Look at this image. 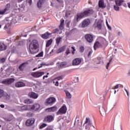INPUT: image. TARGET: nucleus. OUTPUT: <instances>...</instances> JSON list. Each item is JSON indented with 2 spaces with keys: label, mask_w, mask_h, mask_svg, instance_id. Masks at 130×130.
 I'll return each mask as SVG.
<instances>
[{
  "label": "nucleus",
  "mask_w": 130,
  "mask_h": 130,
  "mask_svg": "<svg viewBox=\"0 0 130 130\" xmlns=\"http://www.w3.org/2000/svg\"><path fill=\"white\" fill-rule=\"evenodd\" d=\"M64 91L65 92V93L66 94V96H67V98H68V99H71V98H72V94H71V93H70L69 90H64Z\"/></svg>",
  "instance_id": "a878e982"
},
{
  "label": "nucleus",
  "mask_w": 130,
  "mask_h": 130,
  "mask_svg": "<svg viewBox=\"0 0 130 130\" xmlns=\"http://www.w3.org/2000/svg\"><path fill=\"white\" fill-rule=\"evenodd\" d=\"M90 19H87L84 20L83 22L81 25H80V27H81V28H86V27H87V26H88V25L90 24Z\"/></svg>",
  "instance_id": "f8f14e48"
},
{
  "label": "nucleus",
  "mask_w": 130,
  "mask_h": 130,
  "mask_svg": "<svg viewBox=\"0 0 130 130\" xmlns=\"http://www.w3.org/2000/svg\"><path fill=\"white\" fill-rule=\"evenodd\" d=\"M88 125L89 126V125H91V124H92V123L91 122V121L89 120V121L87 123Z\"/></svg>",
  "instance_id": "052dcab7"
},
{
  "label": "nucleus",
  "mask_w": 130,
  "mask_h": 130,
  "mask_svg": "<svg viewBox=\"0 0 130 130\" xmlns=\"http://www.w3.org/2000/svg\"><path fill=\"white\" fill-rule=\"evenodd\" d=\"M89 128H90V126L89 125L87 124L85 126V129H89Z\"/></svg>",
  "instance_id": "de8ad7c7"
},
{
  "label": "nucleus",
  "mask_w": 130,
  "mask_h": 130,
  "mask_svg": "<svg viewBox=\"0 0 130 130\" xmlns=\"http://www.w3.org/2000/svg\"><path fill=\"white\" fill-rule=\"evenodd\" d=\"M91 54H92V51H90L89 52V53L88 54V57H90V55H91Z\"/></svg>",
  "instance_id": "8fccbe9b"
},
{
  "label": "nucleus",
  "mask_w": 130,
  "mask_h": 130,
  "mask_svg": "<svg viewBox=\"0 0 130 130\" xmlns=\"http://www.w3.org/2000/svg\"><path fill=\"white\" fill-rule=\"evenodd\" d=\"M102 47V44H101V43H100V42L96 41L93 46V48L94 50H96V48H99L100 47Z\"/></svg>",
  "instance_id": "b1692460"
},
{
  "label": "nucleus",
  "mask_w": 130,
  "mask_h": 130,
  "mask_svg": "<svg viewBox=\"0 0 130 130\" xmlns=\"http://www.w3.org/2000/svg\"><path fill=\"white\" fill-rule=\"evenodd\" d=\"M109 66H110V63H109V62L107 63L106 68L107 70H108V68H109Z\"/></svg>",
  "instance_id": "a18cd8bd"
},
{
  "label": "nucleus",
  "mask_w": 130,
  "mask_h": 130,
  "mask_svg": "<svg viewBox=\"0 0 130 130\" xmlns=\"http://www.w3.org/2000/svg\"><path fill=\"white\" fill-rule=\"evenodd\" d=\"M64 23V19H61L60 20V24L59 26V28L60 29V30H62V29H63V24Z\"/></svg>",
  "instance_id": "cd10ccee"
},
{
  "label": "nucleus",
  "mask_w": 130,
  "mask_h": 130,
  "mask_svg": "<svg viewBox=\"0 0 130 130\" xmlns=\"http://www.w3.org/2000/svg\"><path fill=\"white\" fill-rule=\"evenodd\" d=\"M43 56V52H41L36 55V57H41Z\"/></svg>",
  "instance_id": "c9c22d12"
},
{
  "label": "nucleus",
  "mask_w": 130,
  "mask_h": 130,
  "mask_svg": "<svg viewBox=\"0 0 130 130\" xmlns=\"http://www.w3.org/2000/svg\"><path fill=\"white\" fill-rule=\"evenodd\" d=\"M24 68H25V63H22L19 67V69L20 71H23L24 69Z\"/></svg>",
  "instance_id": "2f4dec72"
},
{
  "label": "nucleus",
  "mask_w": 130,
  "mask_h": 130,
  "mask_svg": "<svg viewBox=\"0 0 130 130\" xmlns=\"http://www.w3.org/2000/svg\"><path fill=\"white\" fill-rule=\"evenodd\" d=\"M56 100L54 98H49L47 100V103L49 105H52L55 103Z\"/></svg>",
  "instance_id": "dca6fc26"
},
{
  "label": "nucleus",
  "mask_w": 130,
  "mask_h": 130,
  "mask_svg": "<svg viewBox=\"0 0 130 130\" xmlns=\"http://www.w3.org/2000/svg\"><path fill=\"white\" fill-rule=\"evenodd\" d=\"M101 114L103 116V115H105L106 111L105 110V109L104 108H103L101 110H100Z\"/></svg>",
  "instance_id": "7c9ffc66"
},
{
  "label": "nucleus",
  "mask_w": 130,
  "mask_h": 130,
  "mask_svg": "<svg viewBox=\"0 0 130 130\" xmlns=\"http://www.w3.org/2000/svg\"><path fill=\"white\" fill-rule=\"evenodd\" d=\"M49 51V48L46 47V52H48Z\"/></svg>",
  "instance_id": "5fc2aeb1"
},
{
  "label": "nucleus",
  "mask_w": 130,
  "mask_h": 130,
  "mask_svg": "<svg viewBox=\"0 0 130 130\" xmlns=\"http://www.w3.org/2000/svg\"><path fill=\"white\" fill-rule=\"evenodd\" d=\"M7 45H6L4 42H0V51H4L7 50Z\"/></svg>",
  "instance_id": "412c9836"
},
{
  "label": "nucleus",
  "mask_w": 130,
  "mask_h": 130,
  "mask_svg": "<svg viewBox=\"0 0 130 130\" xmlns=\"http://www.w3.org/2000/svg\"><path fill=\"white\" fill-rule=\"evenodd\" d=\"M6 22H8V24H16L18 22V18L16 17H13V16H10L9 17H7L5 19Z\"/></svg>",
  "instance_id": "20e7f679"
},
{
  "label": "nucleus",
  "mask_w": 130,
  "mask_h": 130,
  "mask_svg": "<svg viewBox=\"0 0 130 130\" xmlns=\"http://www.w3.org/2000/svg\"><path fill=\"white\" fill-rule=\"evenodd\" d=\"M72 48L73 49V51H76V49H75V47H72Z\"/></svg>",
  "instance_id": "69168bd1"
},
{
  "label": "nucleus",
  "mask_w": 130,
  "mask_h": 130,
  "mask_svg": "<svg viewBox=\"0 0 130 130\" xmlns=\"http://www.w3.org/2000/svg\"><path fill=\"white\" fill-rule=\"evenodd\" d=\"M57 66L58 69H63L64 68H68V67H69V63L67 61L61 62H58L57 63Z\"/></svg>",
  "instance_id": "423d86ee"
},
{
  "label": "nucleus",
  "mask_w": 130,
  "mask_h": 130,
  "mask_svg": "<svg viewBox=\"0 0 130 130\" xmlns=\"http://www.w3.org/2000/svg\"><path fill=\"white\" fill-rule=\"evenodd\" d=\"M127 76H130V70L128 72Z\"/></svg>",
  "instance_id": "774afa93"
},
{
  "label": "nucleus",
  "mask_w": 130,
  "mask_h": 130,
  "mask_svg": "<svg viewBox=\"0 0 130 130\" xmlns=\"http://www.w3.org/2000/svg\"><path fill=\"white\" fill-rule=\"evenodd\" d=\"M66 48V46L61 47L60 49L57 50V53H60V52H63V51H64Z\"/></svg>",
  "instance_id": "bb28decb"
},
{
  "label": "nucleus",
  "mask_w": 130,
  "mask_h": 130,
  "mask_svg": "<svg viewBox=\"0 0 130 130\" xmlns=\"http://www.w3.org/2000/svg\"><path fill=\"white\" fill-rule=\"evenodd\" d=\"M54 119V117H53L52 115H47L45 117L44 121L46 122H51Z\"/></svg>",
  "instance_id": "2eb2a0df"
},
{
  "label": "nucleus",
  "mask_w": 130,
  "mask_h": 130,
  "mask_svg": "<svg viewBox=\"0 0 130 130\" xmlns=\"http://www.w3.org/2000/svg\"><path fill=\"white\" fill-rule=\"evenodd\" d=\"M0 107H1V108H5V105H1Z\"/></svg>",
  "instance_id": "4d7b16f0"
},
{
  "label": "nucleus",
  "mask_w": 130,
  "mask_h": 130,
  "mask_svg": "<svg viewBox=\"0 0 130 130\" xmlns=\"http://www.w3.org/2000/svg\"><path fill=\"white\" fill-rule=\"evenodd\" d=\"M89 121H90V119L88 118H86V121H85V123H84V125H85V124L88 123Z\"/></svg>",
  "instance_id": "58836bf2"
},
{
  "label": "nucleus",
  "mask_w": 130,
  "mask_h": 130,
  "mask_svg": "<svg viewBox=\"0 0 130 130\" xmlns=\"http://www.w3.org/2000/svg\"><path fill=\"white\" fill-rule=\"evenodd\" d=\"M93 11L92 10H88L85 11L83 13H78L77 15L75 17V20L76 21H79L81 19H83V18H85L87 17V16H90V15H92L93 14Z\"/></svg>",
  "instance_id": "f257e3e1"
},
{
  "label": "nucleus",
  "mask_w": 130,
  "mask_h": 130,
  "mask_svg": "<svg viewBox=\"0 0 130 130\" xmlns=\"http://www.w3.org/2000/svg\"><path fill=\"white\" fill-rule=\"evenodd\" d=\"M59 4H62V0H56Z\"/></svg>",
  "instance_id": "49530a36"
},
{
  "label": "nucleus",
  "mask_w": 130,
  "mask_h": 130,
  "mask_svg": "<svg viewBox=\"0 0 130 130\" xmlns=\"http://www.w3.org/2000/svg\"><path fill=\"white\" fill-rule=\"evenodd\" d=\"M44 75V72H36L31 73V76L35 78H40Z\"/></svg>",
  "instance_id": "6e6552de"
},
{
  "label": "nucleus",
  "mask_w": 130,
  "mask_h": 130,
  "mask_svg": "<svg viewBox=\"0 0 130 130\" xmlns=\"http://www.w3.org/2000/svg\"><path fill=\"white\" fill-rule=\"evenodd\" d=\"M59 82H58V81H56L55 82V84H54V85H55V86H58V85H59Z\"/></svg>",
  "instance_id": "3c124183"
},
{
  "label": "nucleus",
  "mask_w": 130,
  "mask_h": 130,
  "mask_svg": "<svg viewBox=\"0 0 130 130\" xmlns=\"http://www.w3.org/2000/svg\"><path fill=\"white\" fill-rule=\"evenodd\" d=\"M124 91L126 92L127 95L128 96L129 94H128V91L127 90H126V88H124Z\"/></svg>",
  "instance_id": "09e8293b"
},
{
  "label": "nucleus",
  "mask_w": 130,
  "mask_h": 130,
  "mask_svg": "<svg viewBox=\"0 0 130 130\" xmlns=\"http://www.w3.org/2000/svg\"><path fill=\"white\" fill-rule=\"evenodd\" d=\"M56 79H57V80L58 81H59V80H62V77H59L57 78Z\"/></svg>",
  "instance_id": "864d4df0"
},
{
  "label": "nucleus",
  "mask_w": 130,
  "mask_h": 130,
  "mask_svg": "<svg viewBox=\"0 0 130 130\" xmlns=\"http://www.w3.org/2000/svg\"><path fill=\"white\" fill-rule=\"evenodd\" d=\"M30 110H34L35 111H37L40 109V105L39 104H35L32 106H30Z\"/></svg>",
  "instance_id": "9d476101"
},
{
  "label": "nucleus",
  "mask_w": 130,
  "mask_h": 130,
  "mask_svg": "<svg viewBox=\"0 0 130 130\" xmlns=\"http://www.w3.org/2000/svg\"><path fill=\"white\" fill-rule=\"evenodd\" d=\"M24 103L25 104H31V103H33V102L31 100L26 99L24 101Z\"/></svg>",
  "instance_id": "c85d7f7f"
},
{
  "label": "nucleus",
  "mask_w": 130,
  "mask_h": 130,
  "mask_svg": "<svg viewBox=\"0 0 130 130\" xmlns=\"http://www.w3.org/2000/svg\"><path fill=\"white\" fill-rule=\"evenodd\" d=\"M38 41L36 40H33L29 44V51L31 53H36V49L38 47Z\"/></svg>",
  "instance_id": "f03ea898"
},
{
  "label": "nucleus",
  "mask_w": 130,
  "mask_h": 130,
  "mask_svg": "<svg viewBox=\"0 0 130 130\" xmlns=\"http://www.w3.org/2000/svg\"><path fill=\"white\" fill-rule=\"evenodd\" d=\"M4 95H5V92L3 90V89H0V98H2Z\"/></svg>",
  "instance_id": "72a5a7b5"
},
{
  "label": "nucleus",
  "mask_w": 130,
  "mask_h": 130,
  "mask_svg": "<svg viewBox=\"0 0 130 130\" xmlns=\"http://www.w3.org/2000/svg\"><path fill=\"white\" fill-rule=\"evenodd\" d=\"M67 113V107L66 106H63L57 112V115L59 114H64Z\"/></svg>",
  "instance_id": "1a4fd4ad"
},
{
  "label": "nucleus",
  "mask_w": 130,
  "mask_h": 130,
  "mask_svg": "<svg viewBox=\"0 0 130 130\" xmlns=\"http://www.w3.org/2000/svg\"><path fill=\"white\" fill-rule=\"evenodd\" d=\"M17 108L19 111H26V110H31V109H30V105H24L21 107L17 106Z\"/></svg>",
  "instance_id": "0eeeda50"
},
{
  "label": "nucleus",
  "mask_w": 130,
  "mask_h": 130,
  "mask_svg": "<svg viewBox=\"0 0 130 130\" xmlns=\"http://www.w3.org/2000/svg\"><path fill=\"white\" fill-rule=\"evenodd\" d=\"M107 27H108V28L109 29V30H111V26H110V25H108Z\"/></svg>",
  "instance_id": "6e6d98bb"
},
{
  "label": "nucleus",
  "mask_w": 130,
  "mask_h": 130,
  "mask_svg": "<svg viewBox=\"0 0 130 130\" xmlns=\"http://www.w3.org/2000/svg\"><path fill=\"white\" fill-rule=\"evenodd\" d=\"M50 35H51L50 33L46 32V33H45L44 34L42 35L41 37L44 39H47V38L49 37Z\"/></svg>",
  "instance_id": "393cba45"
},
{
  "label": "nucleus",
  "mask_w": 130,
  "mask_h": 130,
  "mask_svg": "<svg viewBox=\"0 0 130 130\" xmlns=\"http://www.w3.org/2000/svg\"><path fill=\"white\" fill-rule=\"evenodd\" d=\"M14 82H15V79L14 78H10L5 79L2 82V83L5 85H10V84H12V83H14Z\"/></svg>",
  "instance_id": "4468645a"
},
{
  "label": "nucleus",
  "mask_w": 130,
  "mask_h": 130,
  "mask_svg": "<svg viewBox=\"0 0 130 130\" xmlns=\"http://www.w3.org/2000/svg\"><path fill=\"white\" fill-rule=\"evenodd\" d=\"M85 38L87 42L91 43V42H93V36L88 34L85 36Z\"/></svg>",
  "instance_id": "f3484780"
},
{
  "label": "nucleus",
  "mask_w": 130,
  "mask_h": 130,
  "mask_svg": "<svg viewBox=\"0 0 130 130\" xmlns=\"http://www.w3.org/2000/svg\"><path fill=\"white\" fill-rule=\"evenodd\" d=\"M35 122V119L30 118L26 120L25 123L27 126H31V125H33V124H34Z\"/></svg>",
  "instance_id": "ddd939ff"
},
{
  "label": "nucleus",
  "mask_w": 130,
  "mask_h": 130,
  "mask_svg": "<svg viewBox=\"0 0 130 130\" xmlns=\"http://www.w3.org/2000/svg\"><path fill=\"white\" fill-rule=\"evenodd\" d=\"M26 3H27L29 6H31V4H32V0H26Z\"/></svg>",
  "instance_id": "a19ab883"
},
{
  "label": "nucleus",
  "mask_w": 130,
  "mask_h": 130,
  "mask_svg": "<svg viewBox=\"0 0 130 130\" xmlns=\"http://www.w3.org/2000/svg\"><path fill=\"white\" fill-rule=\"evenodd\" d=\"M25 86H26V84L22 81H19L15 83V87L17 88H21L22 87H25Z\"/></svg>",
  "instance_id": "aec40b11"
},
{
  "label": "nucleus",
  "mask_w": 130,
  "mask_h": 130,
  "mask_svg": "<svg viewBox=\"0 0 130 130\" xmlns=\"http://www.w3.org/2000/svg\"><path fill=\"white\" fill-rule=\"evenodd\" d=\"M44 0H39L37 3V7L39 9H41L43 6V4L45 3Z\"/></svg>",
  "instance_id": "5701e85b"
},
{
  "label": "nucleus",
  "mask_w": 130,
  "mask_h": 130,
  "mask_svg": "<svg viewBox=\"0 0 130 130\" xmlns=\"http://www.w3.org/2000/svg\"><path fill=\"white\" fill-rule=\"evenodd\" d=\"M94 26V27H96L99 30H101V28H102V21L101 20H96Z\"/></svg>",
  "instance_id": "9b49d317"
},
{
  "label": "nucleus",
  "mask_w": 130,
  "mask_h": 130,
  "mask_svg": "<svg viewBox=\"0 0 130 130\" xmlns=\"http://www.w3.org/2000/svg\"><path fill=\"white\" fill-rule=\"evenodd\" d=\"M66 53L67 55H68V54H70V53H71V52L70 51V49L68 48L66 50Z\"/></svg>",
  "instance_id": "ea45409f"
},
{
  "label": "nucleus",
  "mask_w": 130,
  "mask_h": 130,
  "mask_svg": "<svg viewBox=\"0 0 130 130\" xmlns=\"http://www.w3.org/2000/svg\"><path fill=\"white\" fill-rule=\"evenodd\" d=\"M127 6L130 9V3H127Z\"/></svg>",
  "instance_id": "338daca9"
},
{
  "label": "nucleus",
  "mask_w": 130,
  "mask_h": 130,
  "mask_svg": "<svg viewBox=\"0 0 130 130\" xmlns=\"http://www.w3.org/2000/svg\"><path fill=\"white\" fill-rule=\"evenodd\" d=\"M46 111H47L48 112H53L51 108L47 109Z\"/></svg>",
  "instance_id": "37998d69"
},
{
  "label": "nucleus",
  "mask_w": 130,
  "mask_h": 130,
  "mask_svg": "<svg viewBox=\"0 0 130 130\" xmlns=\"http://www.w3.org/2000/svg\"><path fill=\"white\" fill-rule=\"evenodd\" d=\"M10 9H11V5L10 4H7L4 9H0V15L8 14V12L10 11Z\"/></svg>",
  "instance_id": "39448f33"
},
{
  "label": "nucleus",
  "mask_w": 130,
  "mask_h": 130,
  "mask_svg": "<svg viewBox=\"0 0 130 130\" xmlns=\"http://www.w3.org/2000/svg\"><path fill=\"white\" fill-rule=\"evenodd\" d=\"M52 43V39H50L48 41H47L46 45V47H49L50 45H51V44Z\"/></svg>",
  "instance_id": "c756f323"
},
{
  "label": "nucleus",
  "mask_w": 130,
  "mask_h": 130,
  "mask_svg": "<svg viewBox=\"0 0 130 130\" xmlns=\"http://www.w3.org/2000/svg\"><path fill=\"white\" fill-rule=\"evenodd\" d=\"M115 5H114V9L115 11H119V7L122 6V4L124 3L123 0H115Z\"/></svg>",
  "instance_id": "7ed1b4c3"
},
{
  "label": "nucleus",
  "mask_w": 130,
  "mask_h": 130,
  "mask_svg": "<svg viewBox=\"0 0 130 130\" xmlns=\"http://www.w3.org/2000/svg\"><path fill=\"white\" fill-rule=\"evenodd\" d=\"M111 61H112V58L111 57L110 59H109L108 62H109L110 63V62H111Z\"/></svg>",
  "instance_id": "e2e57ef3"
},
{
  "label": "nucleus",
  "mask_w": 130,
  "mask_h": 130,
  "mask_svg": "<svg viewBox=\"0 0 130 130\" xmlns=\"http://www.w3.org/2000/svg\"><path fill=\"white\" fill-rule=\"evenodd\" d=\"M6 60H7V58H2L0 59V62H1V63L5 62Z\"/></svg>",
  "instance_id": "4c0bfd02"
},
{
  "label": "nucleus",
  "mask_w": 130,
  "mask_h": 130,
  "mask_svg": "<svg viewBox=\"0 0 130 130\" xmlns=\"http://www.w3.org/2000/svg\"><path fill=\"white\" fill-rule=\"evenodd\" d=\"M5 96H6L7 98H8V99L11 98V94L9 93H6L5 94Z\"/></svg>",
  "instance_id": "c03bdc74"
},
{
  "label": "nucleus",
  "mask_w": 130,
  "mask_h": 130,
  "mask_svg": "<svg viewBox=\"0 0 130 130\" xmlns=\"http://www.w3.org/2000/svg\"><path fill=\"white\" fill-rule=\"evenodd\" d=\"M82 62V60L80 58H76L73 60V66H78Z\"/></svg>",
  "instance_id": "a211bd4d"
},
{
  "label": "nucleus",
  "mask_w": 130,
  "mask_h": 130,
  "mask_svg": "<svg viewBox=\"0 0 130 130\" xmlns=\"http://www.w3.org/2000/svg\"><path fill=\"white\" fill-rule=\"evenodd\" d=\"M52 109V111L54 112V111H56L57 110V107H53L51 108Z\"/></svg>",
  "instance_id": "e433bc0d"
},
{
  "label": "nucleus",
  "mask_w": 130,
  "mask_h": 130,
  "mask_svg": "<svg viewBox=\"0 0 130 130\" xmlns=\"http://www.w3.org/2000/svg\"><path fill=\"white\" fill-rule=\"evenodd\" d=\"M47 126V124H45V123H43L41 125H40L39 128L40 129H42V128H44V127H45L46 126Z\"/></svg>",
  "instance_id": "473e14b6"
},
{
  "label": "nucleus",
  "mask_w": 130,
  "mask_h": 130,
  "mask_svg": "<svg viewBox=\"0 0 130 130\" xmlns=\"http://www.w3.org/2000/svg\"><path fill=\"white\" fill-rule=\"evenodd\" d=\"M84 47H80V50L81 51V52H83V51H84Z\"/></svg>",
  "instance_id": "603ef678"
},
{
  "label": "nucleus",
  "mask_w": 130,
  "mask_h": 130,
  "mask_svg": "<svg viewBox=\"0 0 130 130\" xmlns=\"http://www.w3.org/2000/svg\"><path fill=\"white\" fill-rule=\"evenodd\" d=\"M45 78H48V75L44 76L43 77V80H44Z\"/></svg>",
  "instance_id": "bf43d9fd"
},
{
  "label": "nucleus",
  "mask_w": 130,
  "mask_h": 130,
  "mask_svg": "<svg viewBox=\"0 0 130 130\" xmlns=\"http://www.w3.org/2000/svg\"><path fill=\"white\" fill-rule=\"evenodd\" d=\"M117 35H118V36H120V35H121V32H120V31H118L117 33Z\"/></svg>",
  "instance_id": "680f3d73"
},
{
  "label": "nucleus",
  "mask_w": 130,
  "mask_h": 130,
  "mask_svg": "<svg viewBox=\"0 0 130 130\" xmlns=\"http://www.w3.org/2000/svg\"><path fill=\"white\" fill-rule=\"evenodd\" d=\"M60 40H61V38H58L56 39V42L58 45L59 44Z\"/></svg>",
  "instance_id": "f704fd0d"
},
{
  "label": "nucleus",
  "mask_w": 130,
  "mask_h": 130,
  "mask_svg": "<svg viewBox=\"0 0 130 130\" xmlns=\"http://www.w3.org/2000/svg\"><path fill=\"white\" fill-rule=\"evenodd\" d=\"M28 96L30 98H32L33 99H37L38 98V94L34 92H30L28 93Z\"/></svg>",
  "instance_id": "6ab92c4d"
},
{
  "label": "nucleus",
  "mask_w": 130,
  "mask_h": 130,
  "mask_svg": "<svg viewBox=\"0 0 130 130\" xmlns=\"http://www.w3.org/2000/svg\"><path fill=\"white\" fill-rule=\"evenodd\" d=\"M41 66H46V63H45V62H42L41 63Z\"/></svg>",
  "instance_id": "13d9d810"
},
{
  "label": "nucleus",
  "mask_w": 130,
  "mask_h": 130,
  "mask_svg": "<svg viewBox=\"0 0 130 130\" xmlns=\"http://www.w3.org/2000/svg\"><path fill=\"white\" fill-rule=\"evenodd\" d=\"M99 7L101 9H105L106 8V5L104 3V1L103 0H100L99 2Z\"/></svg>",
  "instance_id": "4be33fe9"
},
{
  "label": "nucleus",
  "mask_w": 130,
  "mask_h": 130,
  "mask_svg": "<svg viewBox=\"0 0 130 130\" xmlns=\"http://www.w3.org/2000/svg\"><path fill=\"white\" fill-rule=\"evenodd\" d=\"M58 31H59L58 29L56 28L53 30V33H58Z\"/></svg>",
  "instance_id": "79ce46f5"
},
{
  "label": "nucleus",
  "mask_w": 130,
  "mask_h": 130,
  "mask_svg": "<svg viewBox=\"0 0 130 130\" xmlns=\"http://www.w3.org/2000/svg\"><path fill=\"white\" fill-rule=\"evenodd\" d=\"M118 85H117L115 86V89H118Z\"/></svg>",
  "instance_id": "0e129e2a"
}]
</instances>
